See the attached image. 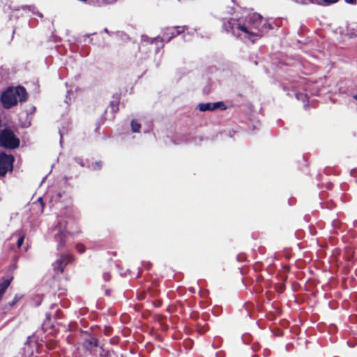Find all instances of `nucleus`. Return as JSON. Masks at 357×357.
I'll return each instance as SVG.
<instances>
[{"label": "nucleus", "instance_id": "1", "mask_svg": "<svg viewBox=\"0 0 357 357\" xmlns=\"http://www.w3.org/2000/svg\"><path fill=\"white\" fill-rule=\"evenodd\" d=\"M28 94L26 89L22 86L16 87H8L3 91L1 96V101L5 109H10L16 105L17 102H25L27 100Z\"/></svg>", "mask_w": 357, "mask_h": 357}, {"label": "nucleus", "instance_id": "2", "mask_svg": "<svg viewBox=\"0 0 357 357\" xmlns=\"http://www.w3.org/2000/svg\"><path fill=\"white\" fill-rule=\"evenodd\" d=\"M14 158L12 155L0 153V176H4L8 171H13Z\"/></svg>", "mask_w": 357, "mask_h": 357}, {"label": "nucleus", "instance_id": "3", "mask_svg": "<svg viewBox=\"0 0 357 357\" xmlns=\"http://www.w3.org/2000/svg\"><path fill=\"white\" fill-rule=\"evenodd\" d=\"M55 229L56 233H55L54 238L57 243L56 249L61 251L66 247L70 233L65 229H62L60 225H56Z\"/></svg>", "mask_w": 357, "mask_h": 357}, {"label": "nucleus", "instance_id": "4", "mask_svg": "<svg viewBox=\"0 0 357 357\" xmlns=\"http://www.w3.org/2000/svg\"><path fill=\"white\" fill-rule=\"evenodd\" d=\"M74 261V257L71 254H63L59 259H56L53 264L55 272L63 273L65 267Z\"/></svg>", "mask_w": 357, "mask_h": 357}, {"label": "nucleus", "instance_id": "5", "mask_svg": "<svg viewBox=\"0 0 357 357\" xmlns=\"http://www.w3.org/2000/svg\"><path fill=\"white\" fill-rule=\"evenodd\" d=\"M185 30H187V27L185 26L167 27L165 29L162 34V39L169 42L177 36L184 33Z\"/></svg>", "mask_w": 357, "mask_h": 357}, {"label": "nucleus", "instance_id": "6", "mask_svg": "<svg viewBox=\"0 0 357 357\" xmlns=\"http://www.w3.org/2000/svg\"><path fill=\"white\" fill-rule=\"evenodd\" d=\"M248 24L252 30L259 34L262 26V17L259 14H253L248 20Z\"/></svg>", "mask_w": 357, "mask_h": 357}, {"label": "nucleus", "instance_id": "7", "mask_svg": "<svg viewBox=\"0 0 357 357\" xmlns=\"http://www.w3.org/2000/svg\"><path fill=\"white\" fill-rule=\"evenodd\" d=\"M120 98L119 96L113 97V100L110 101L109 107L111 110L112 118L115 117V114L119 112V109Z\"/></svg>", "mask_w": 357, "mask_h": 357}, {"label": "nucleus", "instance_id": "8", "mask_svg": "<svg viewBox=\"0 0 357 357\" xmlns=\"http://www.w3.org/2000/svg\"><path fill=\"white\" fill-rule=\"evenodd\" d=\"M13 278H14L13 275H11L8 276V278L3 279V281L0 282V301L1 300L6 289L10 286Z\"/></svg>", "mask_w": 357, "mask_h": 357}, {"label": "nucleus", "instance_id": "9", "mask_svg": "<svg viewBox=\"0 0 357 357\" xmlns=\"http://www.w3.org/2000/svg\"><path fill=\"white\" fill-rule=\"evenodd\" d=\"M236 29L247 33V34H249L252 36H259V33L256 31H254L253 30H252V28H250V26L248 25V26H246L245 24H241L239 23H237L236 24Z\"/></svg>", "mask_w": 357, "mask_h": 357}, {"label": "nucleus", "instance_id": "10", "mask_svg": "<svg viewBox=\"0 0 357 357\" xmlns=\"http://www.w3.org/2000/svg\"><path fill=\"white\" fill-rule=\"evenodd\" d=\"M236 24L234 20L229 19L224 22L223 29L227 33L233 32L234 29H236Z\"/></svg>", "mask_w": 357, "mask_h": 357}, {"label": "nucleus", "instance_id": "11", "mask_svg": "<svg viewBox=\"0 0 357 357\" xmlns=\"http://www.w3.org/2000/svg\"><path fill=\"white\" fill-rule=\"evenodd\" d=\"M196 328L199 333L204 334L208 330V325L204 319H201L197 321Z\"/></svg>", "mask_w": 357, "mask_h": 357}, {"label": "nucleus", "instance_id": "12", "mask_svg": "<svg viewBox=\"0 0 357 357\" xmlns=\"http://www.w3.org/2000/svg\"><path fill=\"white\" fill-rule=\"evenodd\" d=\"M84 346L86 349L91 350L92 348L97 347L98 346V340L97 338L91 337L84 341Z\"/></svg>", "mask_w": 357, "mask_h": 357}, {"label": "nucleus", "instance_id": "13", "mask_svg": "<svg viewBox=\"0 0 357 357\" xmlns=\"http://www.w3.org/2000/svg\"><path fill=\"white\" fill-rule=\"evenodd\" d=\"M197 108L201 112L213 111V102L199 103Z\"/></svg>", "mask_w": 357, "mask_h": 357}, {"label": "nucleus", "instance_id": "14", "mask_svg": "<svg viewBox=\"0 0 357 357\" xmlns=\"http://www.w3.org/2000/svg\"><path fill=\"white\" fill-rule=\"evenodd\" d=\"M131 130L133 132H138L141 128V125L136 120L132 119L130 123Z\"/></svg>", "mask_w": 357, "mask_h": 357}, {"label": "nucleus", "instance_id": "15", "mask_svg": "<svg viewBox=\"0 0 357 357\" xmlns=\"http://www.w3.org/2000/svg\"><path fill=\"white\" fill-rule=\"evenodd\" d=\"M213 107L214 110L217 109H220V110H225L227 109L225 103L222 101L213 102Z\"/></svg>", "mask_w": 357, "mask_h": 357}, {"label": "nucleus", "instance_id": "16", "mask_svg": "<svg viewBox=\"0 0 357 357\" xmlns=\"http://www.w3.org/2000/svg\"><path fill=\"white\" fill-rule=\"evenodd\" d=\"M22 296L15 295L13 301L9 302L8 305L5 306V308H6L7 306H8L9 307H13L22 298Z\"/></svg>", "mask_w": 357, "mask_h": 357}, {"label": "nucleus", "instance_id": "17", "mask_svg": "<svg viewBox=\"0 0 357 357\" xmlns=\"http://www.w3.org/2000/svg\"><path fill=\"white\" fill-rule=\"evenodd\" d=\"M75 248L79 254H82L86 251V247L82 243H77Z\"/></svg>", "mask_w": 357, "mask_h": 357}, {"label": "nucleus", "instance_id": "18", "mask_svg": "<svg viewBox=\"0 0 357 357\" xmlns=\"http://www.w3.org/2000/svg\"><path fill=\"white\" fill-rule=\"evenodd\" d=\"M91 167L93 170H100L102 167V162L96 161L91 165Z\"/></svg>", "mask_w": 357, "mask_h": 357}, {"label": "nucleus", "instance_id": "19", "mask_svg": "<svg viewBox=\"0 0 357 357\" xmlns=\"http://www.w3.org/2000/svg\"><path fill=\"white\" fill-rule=\"evenodd\" d=\"M236 259L240 262H243L246 260V255L244 253L238 254L236 256Z\"/></svg>", "mask_w": 357, "mask_h": 357}, {"label": "nucleus", "instance_id": "20", "mask_svg": "<svg viewBox=\"0 0 357 357\" xmlns=\"http://www.w3.org/2000/svg\"><path fill=\"white\" fill-rule=\"evenodd\" d=\"M112 332V328L110 326H105L104 328V334L107 336L111 335Z\"/></svg>", "mask_w": 357, "mask_h": 357}, {"label": "nucleus", "instance_id": "21", "mask_svg": "<svg viewBox=\"0 0 357 357\" xmlns=\"http://www.w3.org/2000/svg\"><path fill=\"white\" fill-rule=\"evenodd\" d=\"M102 277L105 281L108 282L110 280L112 276L109 272H105L103 273Z\"/></svg>", "mask_w": 357, "mask_h": 357}, {"label": "nucleus", "instance_id": "22", "mask_svg": "<svg viewBox=\"0 0 357 357\" xmlns=\"http://www.w3.org/2000/svg\"><path fill=\"white\" fill-rule=\"evenodd\" d=\"M24 236H21V237L19 238V239L17 241V245L18 248H20L22 246V245L24 243Z\"/></svg>", "mask_w": 357, "mask_h": 357}, {"label": "nucleus", "instance_id": "23", "mask_svg": "<svg viewBox=\"0 0 357 357\" xmlns=\"http://www.w3.org/2000/svg\"><path fill=\"white\" fill-rule=\"evenodd\" d=\"M326 5H331L337 3L339 0H323Z\"/></svg>", "mask_w": 357, "mask_h": 357}, {"label": "nucleus", "instance_id": "24", "mask_svg": "<svg viewBox=\"0 0 357 357\" xmlns=\"http://www.w3.org/2000/svg\"><path fill=\"white\" fill-rule=\"evenodd\" d=\"M260 266H261V264L260 263H255V265H254L255 271H259Z\"/></svg>", "mask_w": 357, "mask_h": 357}, {"label": "nucleus", "instance_id": "25", "mask_svg": "<svg viewBox=\"0 0 357 357\" xmlns=\"http://www.w3.org/2000/svg\"><path fill=\"white\" fill-rule=\"evenodd\" d=\"M347 3L350 4H356L357 0H344Z\"/></svg>", "mask_w": 357, "mask_h": 357}, {"label": "nucleus", "instance_id": "26", "mask_svg": "<svg viewBox=\"0 0 357 357\" xmlns=\"http://www.w3.org/2000/svg\"><path fill=\"white\" fill-rule=\"evenodd\" d=\"M105 294L107 296H109L111 295V290L110 289H105Z\"/></svg>", "mask_w": 357, "mask_h": 357}, {"label": "nucleus", "instance_id": "27", "mask_svg": "<svg viewBox=\"0 0 357 357\" xmlns=\"http://www.w3.org/2000/svg\"><path fill=\"white\" fill-rule=\"evenodd\" d=\"M56 197H58L59 198H61L62 197V194L61 192H58L56 194Z\"/></svg>", "mask_w": 357, "mask_h": 357}, {"label": "nucleus", "instance_id": "28", "mask_svg": "<svg viewBox=\"0 0 357 357\" xmlns=\"http://www.w3.org/2000/svg\"><path fill=\"white\" fill-rule=\"evenodd\" d=\"M38 201L40 202L42 204H43V198L42 197H39L38 199Z\"/></svg>", "mask_w": 357, "mask_h": 357}, {"label": "nucleus", "instance_id": "29", "mask_svg": "<svg viewBox=\"0 0 357 357\" xmlns=\"http://www.w3.org/2000/svg\"><path fill=\"white\" fill-rule=\"evenodd\" d=\"M190 291H191L192 293H194L195 292V289L193 287H191L189 289Z\"/></svg>", "mask_w": 357, "mask_h": 357}, {"label": "nucleus", "instance_id": "30", "mask_svg": "<svg viewBox=\"0 0 357 357\" xmlns=\"http://www.w3.org/2000/svg\"><path fill=\"white\" fill-rule=\"evenodd\" d=\"M16 268H17V266H16L15 265H14V266H13V269L14 270V269H15Z\"/></svg>", "mask_w": 357, "mask_h": 357}, {"label": "nucleus", "instance_id": "31", "mask_svg": "<svg viewBox=\"0 0 357 357\" xmlns=\"http://www.w3.org/2000/svg\"><path fill=\"white\" fill-rule=\"evenodd\" d=\"M119 357H126V356H123V354H121Z\"/></svg>", "mask_w": 357, "mask_h": 357}, {"label": "nucleus", "instance_id": "32", "mask_svg": "<svg viewBox=\"0 0 357 357\" xmlns=\"http://www.w3.org/2000/svg\"><path fill=\"white\" fill-rule=\"evenodd\" d=\"M354 98H355V100H357V94L356 96H354Z\"/></svg>", "mask_w": 357, "mask_h": 357}, {"label": "nucleus", "instance_id": "33", "mask_svg": "<svg viewBox=\"0 0 357 357\" xmlns=\"http://www.w3.org/2000/svg\"><path fill=\"white\" fill-rule=\"evenodd\" d=\"M356 181L357 182V179L356 180Z\"/></svg>", "mask_w": 357, "mask_h": 357}]
</instances>
